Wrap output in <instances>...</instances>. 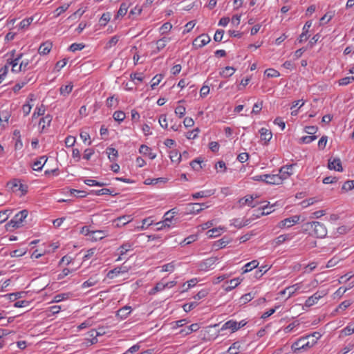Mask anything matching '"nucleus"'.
<instances>
[{"label":"nucleus","instance_id":"45","mask_svg":"<svg viewBox=\"0 0 354 354\" xmlns=\"http://www.w3.org/2000/svg\"><path fill=\"white\" fill-rule=\"evenodd\" d=\"M264 73L268 77H277L280 75L279 72L274 68H268Z\"/></svg>","mask_w":354,"mask_h":354},{"label":"nucleus","instance_id":"59","mask_svg":"<svg viewBox=\"0 0 354 354\" xmlns=\"http://www.w3.org/2000/svg\"><path fill=\"white\" fill-rule=\"evenodd\" d=\"M342 333H344L345 335H350L354 333V322L348 324L346 328H344L342 330Z\"/></svg>","mask_w":354,"mask_h":354},{"label":"nucleus","instance_id":"64","mask_svg":"<svg viewBox=\"0 0 354 354\" xmlns=\"http://www.w3.org/2000/svg\"><path fill=\"white\" fill-rule=\"evenodd\" d=\"M317 301L316 299V297L314 295H312L311 297H309L305 301V306L310 307L313 306L314 304H317Z\"/></svg>","mask_w":354,"mask_h":354},{"label":"nucleus","instance_id":"40","mask_svg":"<svg viewBox=\"0 0 354 354\" xmlns=\"http://www.w3.org/2000/svg\"><path fill=\"white\" fill-rule=\"evenodd\" d=\"M111 19L110 12L103 13L99 20V24L101 26H105Z\"/></svg>","mask_w":354,"mask_h":354},{"label":"nucleus","instance_id":"31","mask_svg":"<svg viewBox=\"0 0 354 354\" xmlns=\"http://www.w3.org/2000/svg\"><path fill=\"white\" fill-rule=\"evenodd\" d=\"M241 283V280L239 278L231 279L227 282V286L225 287L226 292L231 291L236 288Z\"/></svg>","mask_w":354,"mask_h":354},{"label":"nucleus","instance_id":"15","mask_svg":"<svg viewBox=\"0 0 354 354\" xmlns=\"http://www.w3.org/2000/svg\"><path fill=\"white\" fill-rule=\"evenodd\" d=\"M53 47L52 42L46 41L43 42L39 47L38 53L41 55H46L48 54Z\"/></svg>","mask_w":354,"mask_h":354},{"label":"nucleus","instance_id":"22","mask_svg":"<svg viewBox=\"0 0 354 354\" xmlns=\"http://www.w3.org/2000/svg\"><path fill=\"white\" fill-rule=\"evenodd\" d=\"M52 119L53 117L50 114H48L40 119L39 125L41 127L42 130H44L46 127H50Z\"/></svg>","mask_w":354,"mask_h":354},{"label":"nucleus","instance_id":"14","mask_svg":"<svg viewBox=\"0 0 354 354\" xmlns=\"http://www.w3.org/2000/svg\"><path fill=\"white\" fill-rule=\"evenodd\" d=\"M107 236L108 233L105 230H93L91 232L90 240L92 241H97L98 240H102Z\"/></svg>","mask_w":354,"mask_h":354},{"label":"nucleus","instance_id":"44","mask_svg":"<svg viewBox=\"0 0 354 354\" xmlns=\"http://www.w3.org/2000/svg\"><path fill=\"white\" fill-rule=\"evenodd\" d=\"M334 15L331 12H326L321 19H320V25H324L325 24H327L328 21H330Z\"/></svg>","mask_w":354,"mask_h":354},{"label":"nucleus","instance_id":"46","mask_svg":"<svg viewBox=\"0 0 354 354\" xmlns=\"http://www.w3.org/2000/svg\"><path fill=\"white\" fill-rule=\"evenodd\" d=\"M33 21V17H28L23 19L19 25V28L25 29L28 28Z\"/></svg>","mask_w":354,"mask_h":354},{"label":"nucleus","instance_id":"13","mask_svg":"<svg viewBox=\"0 0 354 354\" xmlns=\"http://www.w3.org/2000/svg\"><path fill=\"white\" fill-rule=\"evenodd\" d=\"M328 167L330 170L333 169L337 171H342L343 170L342 162L339 158H335L333 160H328Z\"/></svg>","mask_w":354,"mask_h":354},{"label":"nucleus","instance_id":"36","mask_svg":"<svg viewBox=\"0 0 354 354\" xmlns=\"http://www.w3.org/2000/svg\"><path fill=\"white\" fill-rule=\"evenodd\" d=\"M98 282H99V279H97L96 277H91L87 281H84L82 283V287L83 288H87V287L93 286L96 285Z\"/></svg>","mask_w":354,"mask_h":354},{"label":"nucleus","instance_id":"11","mask_svg":"<svg viewBox=\"0 0 354 354\" xmlns=\"http://www.w3.org/2000/svg\"><path fill=\"white\" fill-rule=\"evenodd\" d=\"M295 166V164H291L281 167L279 170V176L283 177V180L288 178L293 174L292 169Z\"/></svg>","mask_w":354,"mask_h":354},{"label":"nucleus","instance_id":"16","mask_svg":"<svg viewBox=\"0 0 354 354\" xmlns=\"http://www.w3.org/2000/svg\"><path fill=\"white\" fill-rule=\"evenodd\" d=\"M259 133L261 136V140L264 141L265 144H267L272 137L271 131L266 128H261L259 130Z\"/></svg>","mask_w":354,"mask_h":354},{"label":"nucleus","instance_id":"33","mask_svg":"<svg viewBox=\"0 0 354 354\" xmlns=\"http://www.w3.org/2000/svg\"><path fill=\"white\" fill-rule=\"evenodd\" d=\"M241 350L242 348L241 346V343L239 342H236L230 346L227 350V353L229 354H238Z\"/></svg>","mask_w":354,"mask_h":354},{"label":"nucleus","instance_id":"37","mask_svg":"<svg viewBox=\"0 0 354 354\" xmlns=\"http://www.w3.org/2000/svg\"><path fill=\"white\" fill-rule=\"evenodd\" d=\"M28 65H29L28 60L22 61L20 63L19 66H18L17 69H15V68L12 67V71L15 72V73H17V72L22 71H26V69L30 68V67H28Z\"/></svg>","mask_w":354,"mask_h":354},{"label":"nucleus","instance_id":"38","mask_svg":"<svg viewBox=\"0 0 354 354\" xmlns=\"http://www.w3.org/2000/svg\"><path fill=\"white\" fill-rule=\"evenodd\" d=\"M118 104V99L115 98V95L108 97L106 100V105L109 108L116 107Z\"/></svg>","mask_w":354,"mask_h":354},{"label":"nucleus","instance_id":"50","mask_svg":"<svg viewBox=\"0 0 354 354\" xmlns=\"http://www.w3.org/2000/svg\"><path fill=\"white\" fill-rule=\"evenodd\" d=\"M153 223V220H152L151 217L144 218L142 221V225L139 227V228H140L141 230H145L149 226L151 225Z\"/></svg>","mask_w":354,"mask_h":354},{"label":"nucleus","instance_id":"52","mask_svg":"<svg viewBox=\"0 0 354 354\" xmlns=\"http://www.w3.org/2000/svg\"><path fill=\"white\" fill-rule=\"evenodd\" d=\"M162 79V75H156V76H154L152 80H151V87L152 88V89L155 88V87L156 86H158L160 82H161Z\"/></svg>","mask_w":354,"mask_h":354},{"label":"nucleus","instance_id":"32","mask_svg":"<svg viewBox=\"0 0 354 354\" xmlns=\"http://www.w3.org/2000/svg\"><path fill=\"white\" fill-rule=\"evenodd\" d=\"M236 69L234 67L226 66L222 69V71L220 72V75L223 77H231L234 73Z\"/></svg>","mask_w":354,"mask_h":354},{"label":"nucleus","instance_id":"29","mask_svg":"<svg viewBox=\"0 0 354 354\" xmlns=\"http://www.w3.org/2000/svg\"><path fill=\"white\" fill-rule=\"evenodd\" d=\"M200 328V326L198 324L195 323L192 324L190 326L186 327L184 329H182L180 330V333H183L185 335H189L192 333V332H196Z\"/></svg>","mask_w":354,"mask_h":354},{"label":"nucleus","instance_id":"49","mask_svg":"<svg viewBox=\"0 0 354 354\" xmlns=\"http://www.w3.org/2000/svg\"><path fill=\"white\" fill-rule=\"evenodd\" d=\"M107 153L109 154V158L111 161H114L118 156V151L115 148L109 147L107 149Z\"/></svg>","mask_w":354,"mask_h":354},{"label":"nucleus","instance_id":"2","mask_svg":"<svg viewBox=\"0 0 354 354\" xmlns=\"http://www.w3.org/2000/svg\"><path fill=\"white\" fill-rule=\"evenodd\" d=\"M28 214V212L26 209H24L18 212L14 218L6 224L7 229L10 227L18 228L20 226V224L27 217Z\"/></svg>","mask_w":354,"mask_h":354},{"label":"nucleus","instance_id":"8","mask_svg":"<svg viewBox=\"0 0 354 354\" xmlns=\"http://www.w3.org/2000/svg\"><path fill=\"white\" fill-rule=\"evenodd\" d=\"M218 261L217 257H209L198 263V268L201 270L207 271L212 268Z\"/></svg>","mask_w":354,"mask_h":354},{"label":"nucleus","instance_id":"19","mask_svg":"<svg viewBox=\"0 0 354 354\" xmlns=\"http://www.w3.org/2000/svg\"><path fill=\"white\" fill-rule=\"evenodd\" d=\"M11 115L10 111L3 110L0 112V123L2 127H5L8 124V120Z\"/></svg>","mask_w":354,"mask_h":354},{"label":"nucleus","instance_id":"34","mask_svg":"<svg viewBox=\"0 0 354 354\" xmlns=\"http://www.w3.org/2000/svg\"><path fill=\"white\" fill-rule=\"evenodd\" d=\"M46 111V108L44 104H41L39 106H37L32 115V119H36L39 116L44 115Z\"/></svg>","mask_w":354,"mask_h":354},{"label":"nucleus","instance_id":"23","mask_svg":"<svg viewBox=\"0 0 354 354\" xmlns=\"http://www.w3.org/2000/svg\"><path fill=\"white\" fill-rule=\"evenodd\" d=\"M47 161V158L45 156L39 157L38 160L35 161L33 164V169L35 171H40L41 170L42 167H44V164Z\"/></svg>","mask_w":354,"mask_h":354},{"label":"nucleus","instance_id":"35","mask_svg":"<svg viewBox=\"0 0 354 354\" xmlns=\"http://www.w3.org/2000/svg\"><path fill=\"white\" fill-rule=\"evenodd\" d=\"M33 77V75L32 74L31 76L30 77H25L24 80L22 81L20 83H17L16 84L12 90L15 93H17L21 88H22L28 82H30L31 80V79Z\"/></svg>","mask_w":354,"mask_h":354},{"label":"nucleus","instance_id":"20","mask_svg":"<svg viewBox=\"0 0 354 354\" xmlns=\"http://www.w3.org/2000/svg\"><path fill=\"white\" fill-rule=\"evenodd\" d=\"M214 194V190H203L196 193H194L192 195L194 199H198L199 198H207L212 196Z\"/></svg>","mask_w":354,"mask_h":354},{"label":"nucleus","instance_id":"18","mask_svg":"<svg viewBox=\"0 0 354 354\" xmlns=\"http://www.w3.org/2000/svg\"><path fill=\"white\" fill-rule=\"evenodd\" d=\"M131 308L130 306H125L120 308L116 313V316L120 317L121 319H126L130 314Z\"/></svg>","mask_w":354,"mask_h":354},{"label":"nucleus","instance_id":"47","mask_svg":"<svg viewBox=\"0 0 354 354\" xmlns=\"http://www.w3.org/2000/svg\"><path fill=\"white\" fill-rule=\"evenodd\" d=\"M197 240V236L196 235H190L189 236L184 239V240L180 242V245L182 246H185V245H189L194 241H196Z\"/></svg>","mask_w":354,"mask_h":354},{"label":"nucleus","instance_id":"10","mask_svg":"<svg viewBox=\"0 0 354 354\" xmlns=\"http://www.w3.org/2000/svg\"><path fill=\"white\" fill-rule=\"evenodd\" d=\"M283 181V177L279 174H266V183L270 185H279Z\"/></svg>","mask_w":354,"mask_h":354},{"label":"nucleus","instance_id":"17","mask_svg":"<svg viewBox=\"0 0 354 354\" xmlns=\"http://www.w3.org/2000/svg\"><path fill=\"white\" fill-rule=\"evenodd\" d=\"M174 209H172L167 212H166L164 215V222H165V224L167 225V227H169L171 226V223L173 220L176 221V218H174V214L175 212L174 211ZM175 222L174 223H176Z\"/></svg>","mask_w":354,"mask_h":354},{"label":"nucleus","instance_id":"26","mask_svg":"<svg viewBox=\"0 0 354 354\" xmlns=\"http://www.w3.org/2000/svg\"><path fill=\"white\" fill-rule=\"evenodd\" d=\"M170 40L171 39L169 37H163L162 38L156 41V52H160L162 50Z\"/></svg>","mask_w":354,"mask_h":354},{"label":"nucleus","instance_id":"56","mask_svg":"<svg viewBox=\"0 0 354 354\" xmlns=\"http://www.w3.org/2000/svg\"><path fill=\"white\" fill-rule=\"evenodd\" d=\"M84 48V45L83 44L73 43L69 46L68 50L71 52H75L77 50H80Z\"/></svg>","mask_w":354,"mask_h":354},{"label":"nucleus","instance_id":"5","mask_svg":"<svg viewBox=\"0 0 354 354\" xmlns=\"http://www.w3.org/2000/svg\"><path fill=\"white\" fill-rule=\"evenodd\" d=\"M300 220V216L295 215L288 218H286L281 221L278 226L279 228L290 227L296 223H298Z\"/></svg>","mask_w":354,"mask_h":354},{"label":"nucleus","instance_id":"48","mask_svg":"<svg viewBox=\"0 0 354 354\" xmlns=\"http://www.w3.org/2000/svg\"><path fill=\"white\" fill-rule=\"evenodd\" d=\"M169 158L172 162H178L181 159V155L177 151L174 150L170 151Z\"/></svg>","mask_w":354,"mask_h":354},{"label":"nucleus","instance_id":"61","mask_svg":"<svg viewBox=\"0 0 354 354\" xmlns=\"http://www.w3.org/2000/svg\"><path fill=\"white\" fill-rule=\"evenodd\" d=\"M185 107L183 106H178L176 109H175V113L179 117V118H183L185 114Z\"/></svg>","mask_w":354,"mask_h":354},{"label":"nucleus","instance_id":"27","mask_svg":"<svg viewBox=\"0 0 354 354\" xmlns=\"http://www.w3.org/2000/svg\"><path fill=\"white\" fill-rule=\"evenodd\" d=\"M126 272H127V270L125 269V268L118 267V268H115L110 270L107 274V277L110 279H112L114 277H116V276L119 275L120 274L124 273Z\"/></svg>","mask_w":354,"mask_h":354},{"label":"nucleus","instance_id":"57","mask_svg":"<svg viewBox=\"0 0 354 354\" xmlns=\"http://www.w3.org/2000/svg\"><path fill=\"white\" fill-rule=\"evenodd\" d=\"M232 225H233L234 227L237 228H241L243 226L246 225V222H244L243 221L241 220L240 218H234L232 221Z\"/></svg>","mask_w":354,"mask_h":354},{"label":"nucleus","instance_id":"28","mask_svg":"<svg viewBox=\"0 0 354 354\" xmlns=\"http://www.w3.org/2000/svg\"><path fill=\"white\" fill-rule=\"evenodd\" d=\"M259 266V262L257 260H253L248 263H246L243 268V274L247 273L252 270L257 268Z\"/></svg>","mask_w":354,"mask_h":354},{"label":"nucleus","instance_id":"25","mask_svg":"<svg viewBox=\"0 0 354 354\" xmlns=\"http://www.w3.org/2000/svg\"><path fill=\"white\" fill-rule=\"evenodd\" d=\"M230 329L232 332L239 330V326L236 325V322L234 320H229L225 322L221 327V330Z\"/></svg>","mask_w":354,"mask_h":354},{"label":"nucleus","instance_id":"43","mask_svg":"<svg viewBox=\"0 0 354 354\" xmlns=\"http://www.w3.org/2000/svg\"><path fill=\"white\" fill-rule=\"evenodd\" d=\"M202 162H203L202 160H201L199 158H196L190 162V165L194 170L199 171L202 169V166H201Z\"/></svg>","mask_w":354,"mask_h":354},{"label":"nucleus","instance_id":"63","mask_svg":"<svg viewBox=\"0 0 354 354\" xmlns=\"http://www.w3.org/2000/svg\"><path fill=\"white\" fill-rule=\"evenodd\" d=\"M352 302L350 300H345L342 301L337 308L336 311H338L339 309L344 310L348 307H349L351 305Z\"/></svg>","mask_w":354,"mask_h":354},{"label":"nucleus","instance_id":"41","mask_svg":"<svg viewBox=\"0 0 354 354\" xmlns=\"http://www.w3.org/2000/svg\"><path fill=\"white\" fill-rule=\"evenodd\" d=\"M223 231V228H213L207 231V234L209 238L216 237L219 236Z\"/></svg>","mask_w":354,"mask_h":354},{"label":"nucleus","instance_id":"60","mask_svg":"<svg viewBox=\"0 0 354 354\" xmlns=\"http://www.w3.org/2000/svg\"><path fill=\"white\" fill-rule=\"evenodd\" d=\"M75 138L72 136H68L65 139V145L66 147H71L75 143Z\"/></svg>","mask_w":354,"mask_h":354},{"label":"nucleus","instance_id":"51","mask_svg":"<svg viewBox=\"0 0 354 354\" xmlns=\"http://www.w3.org/2000/svg\"><path fill=\"white\" fill-rule=\"evenodd\" d=\"M354 81L353 76H348L343 77L339 80V84L340 86H346Z\"/></svg>","mask_w":354,"mask_h":354},{"label":"nucleus","instance_id":"9","mask_svg":"<svg viewBox=\"0 0 354 354\" xmlns=\"http://www.w3.org/2000/svg\"><path fill=\"white\" fill-rule=\"evenodd\" d=\"M254 197L253 195H247L243 198H241L239 201V207H242L245 205H248L251 207H256L258 203L254 202Z\"/></svg>","mask_w":354,"mask_h":354},{"label":"nucleus","instance_id":"3","mask_svg":"<svg viewBox=\"0 0 354 354\" xmlns=\"http://www.w3.org/2000/svg\"><path fill=\"white\" fill-rule=\"evenodd\" d=\"M311 227L313 228V233L317 238H324L327 234V230L325 225L318 221L310 223Z\"/></svg>","mask_w":354,"mask_h":354},{"label":"nucleus","instance_id":"54","mask_svg":"<svg viewBox=\"0 0 354 354\" xmlns=\"http://www.w3.org/2000/svg\"><path fill=\"white\" fill-rule=\"evenodd\" d=\"M95 194L97 196L101 195H115V194H113V190H111L107 188H103L100 190H97L95 192Z\"/></svg>","mask_w":354,"mask_h":354},{"label":"nucleus","instance_id":"39","mask_svg":"<svg viewBox=\"0 0 354 354\" xmlns=\"http://www.w3.org/2000/svg\"><path fill=\"white\" fill-rule=\"evenodd\" d=\"M73 87V86L71 83L65 86H62L59 88L61 95L64 96L68 95L72 91Z\"/></svg>","mask_w":354,"mask_h":354},{"label":"nucleus","instance_id":"24","mask_svg":"<svg viewBox=\"0 0 354 354\" xmlns=\"http://www.w3.org/2000/svg\"><path fill=\"white\" fill-rule=\"evenodd\" d=\"M129 6H130L129 3H127V2L122 3L120 6V8L117 12V15L115 16V19H117L120 17L124 16L127 12Z\"/></svg>","mask_w":354,"mask_h":354},{"label":"nucleus","instance_id":"1","mask_svg":"<svg viewBox=\"0 0 354 354\" xmlns=\"http://www.w3.org/2000/svg\"><path fill=\"white\" fill-rule=\"evenodd\" d=\"M309 338H310V335H306L300 337L291 346L293 352L295 353H299L300 351H306L313 347L316 344V340L313 339L311 341H309Z\"/></svg>","mask_w":354,"mask_h":354},{"label":"nucleus","instance_id":"55","mask_svg":"<svg viewBox=\"0 0 354 354\" xmlns=\"http://www.w3.org/2000/svg\"><path fill=\"white\" fill-rule=\"evenodd\" d=\"M353 188H354V180L346 181L342 187V190H344L345 192L350 191Z\"/></svg>","mask_w":354,"mask_h":354},{"label":"nucleus","instance_id":"53","mask_svg":"<svg viewBox=\"0 0 354 354\" xmlns=\"http://www.w3.org/2000/svg\"><path fill=\"white\" fill-rule=\"evenodd\" d=\"M263 107V101L258 102L255 103L253 106L252 111L251 112L252 114H259L261 111Z\"/></svg>","mask_w":354,"mask_h":354},{"label":"nucleus","instance_id":"12","mask_svg":"<svg viewBox=\"0 0 354 354\" xmlns=\"http://www.w3.org/2000/svg\"><path fill=\"white\" fill-rule=\"evenodd\" d=\"M131 220L132 218L131 215H124L113 220V223L115 227H120L131 222Z\"/></svg>","mask_w":354,"mask_h":354},{"label":"nucleus","instance_id":"42","mask_svg":"<svg viewBox=\"0 0 354 354\" xmlns=\"http://www.w3.org/2000/svg\"><path fill=\"white\" fill-rule=\"evenodd\" d=\"M125 113L122 111H116L113 115V118L115 121L122 122L125 119Z\"/></svg>","mask_w":354,"mask_h":354},{"label":"nucleus","instance_id":"30","mask_svg":"<svg viewBox=\"0 0 354 354\" xmlns=\"http://www.w3.org/2000/svg\"><path fill=\"white\" fill-rule=\"evenodd\" d=\"M133 250V244L129 243V242H127V243H123L118 249V250L119 251V254L120 256H123L124 254H125L128 251H130Z\"/></svg>","mask_w":354,"mask_h":354},{"label":"nucleus","instance_id":"7","mask_svg":"<svg viewBox=\"0 0 354 354\" xmlns=\"http://www.w3.org/2000/svg\"><path fill=\"white\" fill-rule=\"evenodd\" d=\"M210 37L206 34H202L193 41V46L196 48H202L210 41Z\"/></svg>","mask_w":354,"mask_h":354},{"label":"nucleus","instance_id":"6","mask_svg":"<svg viewBox=\"0 0 354 354\" xmlns=\"http://www.w3.org/2000/svg\"><path fill=\"white\" fill-rule=\"evenodd\" d=\"M208 206L205 203H191L186 207V212L188 214H198Z\"/></svg>","mask_w":354,"mask_h":354},{"label":"nucleus","instance_id":"58","mask_svg":"<svg viewBox=\"0 0 354 354\" xmlns=\"http://www.w3.org/2000/svg\"><path fill=\"white\" fill-rule=\"evenodd\" d=\"M175 268V265L174 262H171L167 264H165L162 266L161 271L162 272H173Z\"/></svg>","mask_w":354,"mask_h":354},{"label":"nucleus","instance_id":"4","mask_svg":"<svg viewBox=\"0 0 354 354\" xmlns=\"http://www.w3.org/2000/svg\"><path fill=\"white\" fill-rule=\"evenodd\" d=\"M8 185L10 187L14 192L19 190L21 192V195H25L28 192V186L22 184L18 179H13L8 183Z\"/></svg>","mask_w":354,"mask_h":354},{"label":"nucleus","instance_id":"21","mask_svg":"<svg viewBox=\"0 0 354 354\" xmlns=\"http://www.w3.org/2000/svg\"><path fill=\"white\" fill-rule=\"evenodd\" d=\"M292 237L293 236L291 234L279 235L274 240V242L275 243V246H278L287 241L291 240Z\"/></svg>","mask_w":354,"mask_h":354},{"label":"nucleus","instance_id":"62","mask_svg":"<svg viewBox=\"0 0 354 354\" xmlns=\"http://www.w3.org/2000/svg\"><path fill=\"white\" fill-rule=\"evenodd\" d=\"M172 28V25L169 22H165L162 25V26L160 28V30L162 34H165L166 32H168Z\"/></svg>","mask_w":354,"mask_h":354}]
</instances>
